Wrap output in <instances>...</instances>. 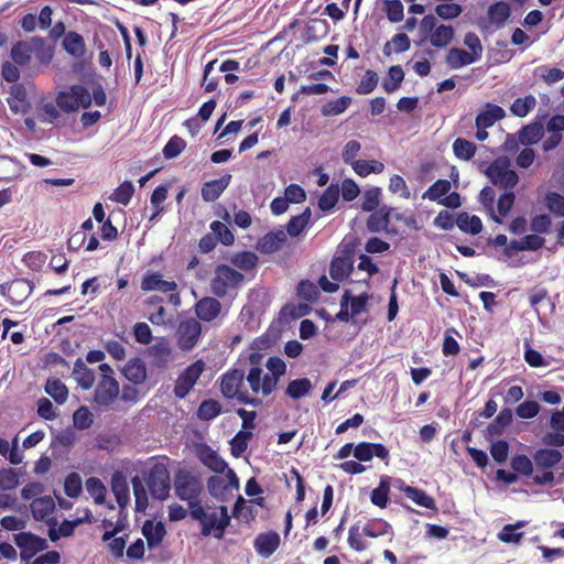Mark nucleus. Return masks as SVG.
Masks as SVG:
<instances>
[{"instance_id":"obj_1","label":"nucleus","mask_w":564,"mask_h":564,"mask_svg":"<svg viewBox=\"0 0 564 564\" xmlns=\"http://www.w3.org/2000/svg\"><path fill=\"white\" fill-rule=\"evenodd\" d=\"M218 510L220 513L219 517L216 512L207 513L202 503L198 506H191V517L194 520L199 521L202 525V535L208 536L213 534L218 540L224 538L231 518L226 506H220Z\"/></svg>"},{"instance_id":"obj_2","label":"nucleus","mask_w":564,"mask_h":564,"mask_svg":"<svg viewBox=\"0 0 564 564\" xmlns=\"http://www.w3.org/2000/svg\"><path fill=\"white\" fill-rule=\"evenodd\" d=\"M204 489L200 477L191 469L181 468L174 475V492L176 497L191 506L200 505L199 496Z\"/></svg>"},{"instance_id":"obj_3","label":"nucleus","mask_w":564,"mask_h":564,"mask_svg":"<svg viewBox=\"0 0 564 564\" xmlns=\"http://www.w3.org/2000/svg\"><path fill=\"white\" fill-rule=\"evenodd\" d=\"M245 281V275L228 264H218L210 280V292L218 299H225L237 291Z\"/></svg>"},{"instance_id":"obj_4","label":"nucleus","mask_w":564,"mask_h":564,"mask_svg":"<svg viewBox=\"0 0 564 564\" xmlns=\"http://www.w3.org/2000/svg\"><path fill=\"white\" fill-rule=\"evenodd\" d=\"M245 377V371L241 369L227 371L221 377L220 391L226 399H237L242 404L258 406L261 404V400L251 398L241 390Z\"/></svg>"},{"instance_id":"obj_5","label":"nucleus","mask_w":564,"mask_h":564,"mask_svg":"<svg viewBox=\"0 0 564 564\" xmlns=\"http://www.w3.org/2000/svg\"><path fill=\"white\" fill-rule=\"evenodd\" d=\"M510 160L499 156L485 171L490 182L505 191H512L519 182V175L510 169Z\"/></svg>"},{"instance_id":"obj_6","label":"nucleus","mask_w":564,"mask_h":564,"mask_svg":"<svg viewBox=\"0 0 564 564\" xmlns=\"http://www.w3.org/2000/svg\"><path fill=\"white\" fill-rule=\"evenodd\" d=\"M55 101L61 111L72 113L79 108H88L91 105V94L82 85H72L68 89L59 91Z\"/></svg>"},{"instance_id":"obj_7","label":"nucleus","mask_w":564,"mask_h":564,"mask_svg":"<svg viewBox=\"0 0 564 564\" xmlns=\"http://www.w3.org/2000/svg\"><path fill=\"white\" fill-rule=\"evenodd\" d=\"M145 481L154 499L165 500L170 496L171 477L163 463H156L150 468Z\"/></svg>"},{"instance_id":"obj_8","label":"nucleus","mask_w":564,"mask_h":564,"mask_svg":"<svg viewBox=\"0 0 564 564\" xmlns=\"http://www.w3.org/2000/svg\"><path fill=\"white\" fill-rule=\"evenodd\" d=\"M205 370V362L198 359L187 366L177 377L173 393L177 399H184L196 384Z\"/></svg>"},{"instance_id":"obj_9","label":"nucleus","mask_w":564,"mask_h":564,"mask_svg":"<svg viewBox=\"0 0 564 564\" xmlns=\"http://www.w3.org/2000/svg\"><path fill=\"white\" fill-rule=\"evenodd\" d=\"M202 324L195 318L182 321L176 330L177 347L183 351L192 350L199 341Z\"/></svg>"},{"instance_id":"obj_10","label":"nucleus","mask_w":564,"mask_h":564,"mask_svg":"<svg viewBox=\"0 0 564 564\" xmlns=\"http://www.w3.org/2000/svg\"><path fill=\"white\" fill-rule=\"evenodd\" d=\"M34 284L26 279H15L0 284V294L8 296L12 305L22 304L33 292Z\"/></svg>"},{"instance_id":"obj_11","label":"nucleus","mask_w":564,"mask_h":564,"mask_svg":"<svg viewBox=\"0 0 564 564\" xmlns=\"http://www.w3.org/2000/svg\"><path fill=\"white\" fill-rule=\"evenodd\" d=\"M119 391V383L113 376H101L95 389L94 401L100 406H109L118 398Z\"/></svg>"},{"instance_id":"obj_12","label":"nucleus","mask_w":564,"mask_h":564,"mask_svg":"<svg viewBox=\"0 0 564 564\" xmlns=\"http://www.w3.org/2000/svg\"><path fill=\"white\" fill-rule=\"evenodd\" d=\"M228 310H223V305L216 296H205L195 304V314L198 319L210 323L219 316L224 317Z\"/></svg>"},{"instance_id":"obj_13","label":"nucleus","mask_w":564,"mask_h":564,"mask_svg":"<svg viewBox=\"0 0 564 564\" xmlns=\"http://www.w3.org/2000/svg\"><path fill=\"white\" fill-rule=\"evenodd\" d=\"M262 355L260 352L250 354V362L252 367L250 368L248 375L245 377L249 383L250 389L254 393L261 392L263 395H269L273 391H265V375H263V370L258 366Z\"/></svg>"},{"instance_id":"obj_14","label":"nucleus","mask_w":564,"mask_h":564,"mask_svg":"<svg viewBox=\"0 0 564 564\" xmlns=\"http://www.w3.org/2000/svg\"><path fill=\"white\" fill-rule=\"evenodd\" d=\"M354 269L351 251L335 257L329 265V275L335 281H343L348 278Z\"/></svg>"},{"instance_id":"obj_15","label":"nucleus","mask_w":564,"mask_h":564,"mask_svg":"<svg viewBox=\"0 0 564 564\" xmlns=\"http://www.w3.org/2000/svg\"><path fill=\"white\" fill-rule=\"evenodd\" d=\"M177 284L174 281H165L159 272H148L141 281V290L144 292L160 291L163 293L174 292Z\"/></svg>"},{"instance_id":"obj_16","label":"nucleus","mask_w":564,"mask_h":564,"mask_svg":"<svg viewBox=\"0 0 564 564\" xmlns=\"http://www.w3.org/2000/svg\"><path fill=\"white\" fill-rule=\"evenodd\" d=\"M279 545L280 535L274 531L258 534L253 542L257 553L264 558L270 557Z\"/></svg>"},{"instance_id":"obj_17","label":"nucleus","mask_w":564,"mask_h":564,"mask_svg":"<svg viewBox=\"0 0 564 564\" xmlns=\"http://www.w3.org/2000/svg\"><path fill=\"white\" fill-rule=\"evenodd\" d=\"M394 485L398 486V488L401 491H403L405 496L413 500L416 505L431 510L436 509L435 500L431 496H429L424 490L408 486L401 479H395Z\"/></svg>"},{"instance_id":"obj_18","label":"nucleus","mask_w":564,"mask_h":564,"mask_svg":"<svg viewBox=\"0 0 564 564\" xmlns=\"http://www.w3.org/2000/svg\"><path fill=\"white\" fill-rule=\"evenodd\" d=\"M231 181L230 174H225L220 178L206 182L202 186V198L205 202H215L229 186Z\"/></svg>"},{"instance_id":"obj_19","label":"nucleus","mask_w":564,"mask_h":564,"mask_svg":"<svg viewBox=\"0 0 564 564\" xmlns=\"http://www.w3.org/2000/svg\"><path fill=\"white\" fill-rule=\"evenodd\" d=\"M13 539L19 549H26L35 554L46 550L48 546L45 539L32 532L17 533L13 535Z\"/></svg>"},{"instance_id":"obj_20","label":"nucleus","mask_w":564,"mask_h":564,"mask_svg":"<svg viewBox=\"0 0 564 564\" xmlns=\"http://www.w3.org/2000/svg\"><path fill=\"white\" fill-rule=\"evenodd\" d=\"M532 458L538 469H552L562 460L563 455L556 448H539Z\"/></svg>"},{"instance_id":"obj_21","label":"nucleus","mask_w":564,"mask_h":564,"mask_svg":"<svg viewBox=\"0 0 564 564\" xmlns=\"http://www.w3.org/2000/svg\"><path fill=\"white\" fill-rule=\"evenodd\" d=\"M286 235L283 230L270 231L257 242V250L264 254H271L282 248Z\"/></svg>"},{"instance_id":"obj_22","label":"nucleus","mask_w":564,"mask_h":564,"mask_svg":"<svg viewBox=\"0 0 564 564\" xmlns=\"http://www.w3.org/2000/svg\"><path fill=\"white\" fill-rule=\"evenodd\" d=\"M265 367L271 373L265 375V391H274L279 379L285 373L286 365L280 357H270L265 362Z\"/></svg>"},{"instance_id":"obj_23","label":"nucleus","mask_w":564,"mask_h":564,"mask_svg":"<svg viewBox=\"0 0 564 564\" xmlns=\"http://www.w3.org/2000/svg\"><path fill=\"white\" fill-rule=\"evenodd\" d=\"M151 362L156 368H165L171 360L172 350L165 339H161L148 349Z\"/></svg>"},{"instance_id":"obj_24","label":"nucleus","mask_w":564,"mask_h":564,"mask_svg":"<svg viewBox=\"0 0 564 564\" xmlns=\"http://www.w3.org/2000/svg\"><path fill=\"white\" fill-rule=\"evenodd\" d=\"M142 534L147 540L149 549H155L162 543L166 534L165 525L161 521L154 523L151 520H147L142 527Z\"/></svg>"},{"instance_id":"obj_25","label":"nucleus","mask_w":564,"mask_h":564,"mask_svg":"<svg viewBox=\"0 0 564 564\" xmlns=\"http://www.w3.org/2000/svg\"><path fill=\"white\" fill-rule=\"evenodd\" d=\"M506 112L502 107L494 104H486L485 110L480 111L476 117L477 128H490L497 121L503 119Z\"/></svg>"},{"instance_id":"obj_26","label":"nucleus","mask_w":564,"mask_h":564,"mask_svg":"<svg viewBox=\"0 0 564 564\" xmlns=\"http://www.w3.org/2000/svg\"><path fill=\"white\" fill-rule=\"evenodd\" d=\"M391 209L387 207L380 208L378 212L372 213L367 219V228L371 232L386 231L387 234H394L395 230L389 228Z\"/></svg>"},{"instance_id":"obj_27","label":"nucleus","mask_w":564,"mask_h":564,"mask_svg":"<svg viewBox=\"0 0 564 564\" xmlns=\"http://www.w3.org/2000/svg\"><path fill=\"white\" fill-rule=\"evenodd\" d=\"M512 422V411L509 408H506L500 411V413L496 416V419L487 426L485 431V437L487 440H492L497 436H500L505 429L510 425Z\"/></svg>"},{"instance_id":"obj_28","label":"nucleus","mask_w":564,"mask_h":564,"mask_svg":"<svg viewBox=\"0 0 564 564\" xmlns=\"http://www.w3.org/2000/svg\"><path fill=\"white\" fill-rule=\"evenodd\" d=\"M122 373L133 384H141L147 380L145 365L140 358L130 359L122 369Z\"/></svg>"},{"instance_id":"obj_29","label":"nucleus","mask_w":564,"mask_h":564,"mask_svg":"<svg viewBox=\"0 0 564 564\" xmlns=\"http://www.w3.org/2000/svg\"><path fill=\"white\" fill-rule=\"evenodd\" d=\"M73 375L82 389L89 390L94 386L95 372L86 366L82 358L76 359Z\"/></svg>"},{"instance_id":"obj_30","label":"nucleus","mask_w":564,"mask_h":564,"mask_svg":"<svg viewBox=\"0 0 564 564\" xmlns=\"http://www.w3.org/2000/svg\"><path fill=\"white\" fill-rule=\"evenodd\" d=\"M48 523V538L52 542H56L62 536H70L74 533L75 528L82 523V519H76L74 521L64 520L58 528H55L56 520L51 519L47 521Z\"/></svg>"},{"instance_id":"obj_31","label":"nucleus","mask_w":564,"mask_h":564,"mask_svg":"<svg viewBox=\"0 0 564 564\" xmlns=\"http://www.w3.org/2000/svg\"><path fill=\"white\" fill-rule=\"evenodd\" d=\"M200 462L210 470L223 474L227 468V463L209 446H205L199 453Z\"/></svg>"},{"instance_id":"obj_32","label":"nucleus","mask_w":564,"mask_h":564,"mask_svg":"<svg viewBox=\"0 0 564 564\" xmlns=\"http://www.w3.org/2000/svg\"><path fill=\"white\" fill-rule=\"evenodd\" d=\"M544 129L540 121L524 126L519 132V141L523 145L536 144L543 137Z\"/></svg>"},{"instance_id":"obj_33","label":"nucleus","mask_w":564,"mask_h":564,"mask_svg":"<svg viewBox=\"0 0 564 564\" xmlns=\"http://www.w3.org/2000/svg\"><path fill=\"white\" fill-rule=\"evenodd\" d=\"M64 50L74 57H82L86 53V44L84 37L77 32H68L63 41Z\"/></svg>"},{"instance_id":"obj_34","label":"nucleus","mask_w":564,"mask_h":564,"mask_svg":"<svg viewBox=\"0 0 564 564\" xmlns=\"http://www.w3.org/2000/svg\"><path fill=\"white\" fill-rule=\"evenodd\" d=\"M111 490L118 505L123 508L129 502V487L124 476L117 471L111 477Z\"/></svg>"},{"instance_id":"obj_35","label":"nucleus","mask_w":564,"mask_h":564,"mask_svg":"<svg viewBox=\"0 0 564 564\" xmlns=\"http://www.w3.org/2000/svg\"><path fill=\"white\" fill-rule=\"evenodd\" d=\"M55 510L54 500L50 496L35 498L31 502L32 516L35 520H45Z\"/></svg>"},{"instance_id":"obj_36","label":"nucleus","mask_w":564,"mask_h":564,"mask_svg":"<svg viewBox=\"0 0 564 564\" xmlns=\"http://www.w3.org/2000/svg\"><path fill=\"white\" fill-rule=\"evenodd\" d=\"M391 486V477L383 475L380 478L379 486L371 491V502L379 507L386 508L389 501V492Z\"/></svg>"},{"instance_id":"obj_37","label":"nucleus","mask_w":564,"mask_h":564,"mask_svg":"<svg viewBox=\"0 0 564 564\" xmlns=\"http://www.w3.org/2000/svg\"><path fill=\"white\" fill-rule=\"evenodd\" d=\"M311 216L312 212L310 207H306L300 215L292 216L286 225V232L291 237L300 236L308 226Z\"/></svg>"},{"instance_id":"obj_38","label":"nucleus","mask_w":564,"mask_h":564,"mask_svg":"<svg viewBox=\"0 0 564 564\" xmlns=\"http://www.w3.org/2000/svg\"><path fill=\"white\" fill-rule=\"evenodd\" d=\"M10 56L14 64L19 66L26 65L32 56V39L17 42L11 48Z\"/></svg>"},{"instance_id":"obj_39","label":"nucleus","mask_w":564,"mask_h":564,"mask_svg":"<svg viewBox=\"0 0 564 564\" xmlns=\"http://www.w3.org/2000/svg\"><path fill=\"white\" fill-rule=\"evenodd\" d=\"M207 489L210 496L221 502L227 501L230 496L226 479L220 476H210L207 480Z\"/></svg>"},{"instance_id":"obj_40","label":"nucleus","mask_w":564,"mask_h":564,"mask_svg":"<svg viewBox=\"0 0 564 564\" xmlns=\"http://www.w3.org/2000/svg\"><path fill=\"white\" fill-rule=\"evenodd\" d=\"M456 225L462 231L470 235H478L482 230L481 219L476 215L469 216L465 212L458 214Z\"/></svg>"},{"instance_id":"obj_41","label":"nucleus","mask_w":564,"mask_h":564,"mask_svg":"<svg viewBox=\"0 0 564 564\" xmlns=\"http://www.w3.org/2000/svg\"><path fill=\"white\" fill-rule=\"evenodd\" d=\"M362 533L369 538H379L386 534L393 535L390 523L382 519H371L362 528Z\"/></svg>"},{"instance_id":"obj_42","label":"nucleus","mask_w":564,"mask_h":564,"mask_svg":"<svg viewBox=\"0 0 564 564\" xmlns=\"http://www.w3.org/2000/svg\"><path fill=\"white\" fill-rule=\"evenodd\" d=\"M509 17L510 6L507 2H496L488 9V18L497 28L503 26Z\"/></svg>"},{"instance_id":"obj_43","label":"nucleus","mask_w":564,"mask_h":564,"mask_svg":"<svg viewBox=\"0 0 564 564\" xmlns=\"http://www.w3.org/2000/svg\"><path fill=\"white\" fill-rule=\"evenodd\" d=\"M475 62L477 61L468 52L456 47L451 48L446 55V63L452 69H458Z\"/></svg>"},{"instance_id":"obj_44","label":"nucleus","mask_w":564,"mask_h":564,"mask_svg":"<svg viewBox=\"0 0 564 564\" xmlns=\"http://www.w3.org/2000/svg\"><path fill=\"white\" fill-rule=\"evenodd\" d=\"M44 390L58 404H64L67 401L68 389L59 379H48Z\"/></svg>"},{"instance_id":"obj_45","label":"nucleus","mask_w":564,"mask_h":564,"mask_svg":"<svg viewBox=\"0 0 564 564\" xmlns=\"http://www.w3.org/2000/svg\"><path fill=\"white\" fill-rule=\"evenodd\" d=\"M223 406L219 401L214 399L204 400L196 412V415L202 421H212L221 413Z\"/></svg>"},{"instance_id":"obj_46","label":"nucleus","mask_w":564,"mask_h":564,"mask_svg":"<svg viewBox=\"0 0 564 564\" xmlns=\"http://www.w3.org/2000/svg\"><path fill=\"white\" fill-rule=\"evenodd\" d=\"M37 118L43 123H57L61 118V109L58 108L56 101H47L42 104L37 110Z\"/></svg>"},{"instance_id":"obj_47","label":"nucleus","mask_w":564,"mask_h":564,"mask_svg":"<svg viewBox=\"0 0 564 564\" xmlns=\"http://www.w3.org/2000/svg\"><path fill=\"white\" fill-rule=\"evenodd\" d=\"M454 39V29L451 25L441 24L430 36L434 47L441 48L448 45Z\"/></svg>"},{"instance_id":"obj_48","label":"nucleus","mask_w":564,"mask_h":564,"mask_svg":"<svg viewBox=\"0 0 564 564\" xmlns=\"http://www.w3.org/2000/svg\"><path fill=\"white\" fill-rule=\"evenodd\" d=\"M351 102V97L341 96L336 100H330L324 104L321 108V112L325 117L338 116L345 112Z\"/></svg>"},{"instance_id":"obj_49","label":"nucleus","mask_w":564,"mask_h":564,"mask_svg":"<svg viewBox=\"0 0 564 564\" xmlns=\"http://www.w3.org/2000/svg\"><path fill=\"white\" fill-rule=\"evenodd\" d=\"M451 189V182L447 180H437L433 183L423 194V199H429L431 202H440Z\"/></svg>"},{"instance_id":"obj_50","label":"nucleus","mask_w":564,"mask_h":564,"mask_svg":"<svg viewBox=\"0 0 564 564\" xmlns=\"http://www.w3.org/2000/svg\"><path fill=\"white\" fill-rule=\"evenodd\" d=\"M404 79V72L400 65L391 66L388 70V78L383 80L382 88L386 93L392 94L399 89Z\"/></svg>"},{"instance_id":"obj_51","label":"nucleus","mask_w":564,"mask_h":564,"mask_svg":"<svg viewBox=\"0 0 564 564\" xmlns=\"http://www.w3.org/2000/svg\"><path fill=\"white\" fill-rule=\"evenodd\" d=\"M313 386L307 378L295 379L289 382L285 393L292 399H301L302 397L307 395Z\"/></svg>"},{"instance_id":"obj_52","label":"nucleus","mask_w":564,"mask_h":564,"mask_svg":"<svg viewBox=\"0 0 564 564\" xmlns=\"http://www.w3.org/2000/svg\"><path fill=\"white\" fill-rule=\"evenodd\" d=\"M340 189L338 184H330L318 199V207L323 212L332 210L339 199Z\"/></svg>"},{"instance_id":"obj_53","label":"nucleus","mask_w":564,"mask_h":564,"mask_svg":"<svg viewBox=\"0 0 564 564\" xmlns=\"http://www.w3.org/2000/svg\"><path fill=\"white\" fill-rule=\"evenodd\" d=\"M32 55L41 63L48 64L53 58V51L46 45L44 39L32 37Z\"/></svg>"},{"instance_id":"obj_54","label":"nucleus","mask_w":564,"mask_h":564,"mask_svg":"<svg viewBox=\"0 0 564 564\" xmlns=\"http://www.w3.org/2000/svg\"><path fill=\"white\" fill-rule=\"evenodd\" d=\"M354 171L359 176H368L370 173H381L384 170V164L382 162H379L377 160H357L352 163Z\"/></svg>"},{"instance_id":"obj_55","label":"nucleus","mask_w":564,"mask_h":564,"mask_svg":"<svg viewBox=\"0 0 564 564\" xmlns=\"http://www.w3.org/2000/svg\"><path fill=\"white\" fill-rule=\"evenodd\" d=\"M536 106V99L533 95H527L523 98H517L510 106V111L520 118L525 117Z\"/></svg>"},{"instance_id":"obj_56","label":"nucleus","mask_w":564,"mask_h":564,"mask_svg":"<svg viewBox=\"0 0 564 564\" xmlns=\"http://www.w3.org/2000/svg\"><path fill=\"white\" fill-rule=\"evenodd\" d=\"M533 458L530 459L524 454H517L511 458V468L518 475L530 477L533 475Z\"/></svg>"},{"instance_id":"obj_57","label":"nucleus","mask_w":564,"mask_h":564,"mask_svg":"<svg viewBox=\"0 0 564 564\" xmlns=\"http://www.w3.org/2000/svg\"><path fill=\"white\" fill-rule=\"evenodd\" d=\"M231 263L240 270L250 271L257 267L258 257L251 251H241L232 256Z\"/></svg>"},{"instance_id":"obj_58","label":"nucleus","mask_w":564,"mask_h":564,"mask_svg":"<svg viewBox=\"0 0 564 564\" xmlns=\"http://www.w3.org/2000/svg\"><path fill=\"white\" fill-rule=\"evenodd\" d=\"M524 522L519 521L516 524H507L498 533V539L505 543L518 544L523 536V532L518 530L523 527Z\"/></svg>"},{"instance_id":"obj_59","label":"nucleus","mask_w":564,"mask_h":564,"mask_svg":"<svg viewBox=\"0 0 564 564\" xmlns=\"http://www.w3.org/2000/svg\"><path fill=\"white\" fill-rule=\"evenodd\" d=\"M453 152L460 160H470L476 152V145L463 138H457L453 143Z\"/></svg>"},{"instance_id":"obj_60","label":"nucleus","mask_w":564,"mask_h":564,"mask_svg":"<svg viewBox=\"0 0 564 564\" xmlns=\"http://www.w3.org/2000/svg\"><path fill=\"white\" fill-rule=\"evenodd\" d=\"M86 489L94 498L95 503L102 505L105 502L107 489L99 478L89 477L86 480Z\"/></svg>"},{"instance_id":"obj_61","label":"nucleus","mask_w":564,"mask_h":564,"mask_svg":"<svg viewBox=\"0 0 564 564\" xmlns=\"http://www.w3.org/2000/svg\"><path fill=\"white\" fill-rule=\"evenodd\" d=\"M544 204L546 208L556 217H564V196L556 192L545 194Z\"/></svg>"},{"instance_id":"obj_62","label":"nucleus","mask_w":564,"mask_h":564,"mask_svg":"<svg viewBox=\"0 0 564 564\" xmlns=\"http://www.w3.org/2000/svg\"><path fill=\"white\" fill-rule=\"evenodd\" d=\"M210 229L216 240H219L224 246H231L235 241V236L227 225L219 220L210 224Z\"/></svg>"},{"instance_id":"obj_63","label":"nucleus","mask_w":564,"mask_h":564,"mask_svg":"<svg viewBox=\"0 0 564 564\" xmlns=\"http://www.w3.org/2000/svg\"><path fill=\"white\" fill-rule=\"evenodd\" d=\"M251 437L252 433L250 431H239L230 441L231 454L235 457H240L247 451Z\"/></svg>"},{"instance_id":"obj_64","label":"nucleus","mask_w":564,"mask_h":564,"mask_svg":"<svg viewBox=\"0 0 564 564\" xmlns=\"http://www.w3.org/2000/svg\"><path fill=\"white\" fill-rule=\"evenodd\" d=\"M134 193V186L132 182L124 181L121 183L112 193L111 199L116 203L127 206Z\"/></svg>"}]
</instances>
